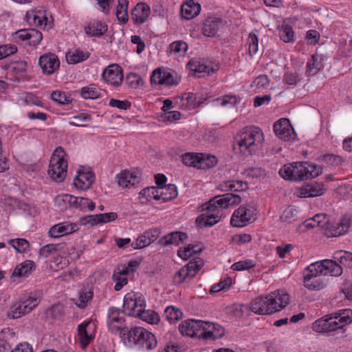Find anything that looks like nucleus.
Listing matches in <instances>:
<instances>
[{"label": "nucleus", "mask_w": 352, "mask_h": 352, "mask_svg": "<svg viewBox=\"0 0 352 352\" xmlns=\"http://www.w3.org/2000/svg\"><path fill=\"white\" fill-rule=\"evenodd\" d=\"M241 202V196L234 193H226L214 197L203 208V210H206L208 213L201 214L197 217V226L200 228L213 226L221 220L223 209L238 205Z\"/></svg>", "instance_id": "nucleus-1"}, {"label": "nucleus", "mask_w": 352, "mask_h": 352, "mask_svg": "<svg viewBox=\"0 0 352 352\" xmlns=\"http://www.w3.org/2000/svg\"><path fill=\"white\" fill-rule=\"evenodd\" d=\"M263 138V133L260 128L246 126L235 137L233 149L244 157L252 155L261 147Z\"/></svg>", "instance_id": "nucleus-2"}, {"label": "nucleus", "mask_w": 352, "mask_h": 352, "mask_svg": "<svg viewBox=\"0 0 352 352\" xmlns=\"http://www.w3.org/2000/svg\"><path fill=\"white\" fill-rule=\"evenodd\" d=\"M322 173V168L309 162H295L285 164L279 175L285 180L305 181L316 178Z\"/></svg>", "instance_id": "nucleus-3"}, {"label": "nucleus", "mask_w": 352, "mask_h": 352, "mask_svg": "<svg viewBox=\"0 0 352 352\" xmlns=\"http://www.w3.org/2000/svg\"><path fill=\"white\" fill-rule=\"evenodd\" d=\"M120 338L125 345L133 344L142 349L150 350L157 346L155 336L142 327L125 328Z\"/></svg>", "instance_id": "nucleus-4"}, {"label": "nucleus", "mask_w": 352, "mask_h": 352, "mask_svg": "<svg viewBox=\"0 0 352 352\" xmlns=\"http://www.w3.org/2000/svg\"><path fill=\"white\" fill-rule=\"evenodd\" d=\"M66 156L67 154L61 146L56 148L52 155L47 173L57 182L63 181L67 175L68 164Z\"/></svg>", "instance_id": "nucleus-5"}, {"label": "nucleus", "mask_w": 352, "mask_h": 352, "mask_svg": "<svg viewBox=\"0 0 352 352\" xmlns=\"http://www.w3.org/2000/svg\"><path fill=\"white\" fill-rule=\"evenodd\" d=\"M38 304L37 298L30 294L28 296H24L20 300L13 304L7 313L10 318L16 319L22 316L31 312Z\"/></svg>", "instance_id": "nucleus-6"}, {"label": "nucleus", "mask_w": 352, "mask_h": 352, "mask_svg": "<svg viewBox=\"0 0 352 352\" xmlns=\"http://www.w3.org/2000/svg\"><path fill=\"white\" fill-rule=\"evenodd\" d=\"M307 274H313V276L329 274L332 276H338L342 273V267L334 261L324 260L311 263L307 267Z\"/></svg>", "instance_id": "nucleus-7"}, {"label": "nucleus", "mask_w": 352, "mask_h": 352, "mask_svg": "<svg viewBox=\"0 0 352 352\" xmlns=\"http://www.w3.org/2000/svg\"><path fill=\"white\" fill-rule=\"evenodd\" d=\"M289 296L283 291H276L265 296V314L280 311L289 302Z\"/></svg>", "instance_id": "nucleus-8"}, {"label": "nucleus", "mask_w": 352, "mask_h": 352, "mask_svg": "<svg viewBox=\"0 0 352 352\" xmlns=\"http://www.w3.org/2000/svg\"><path fill=\"white\" fill-rule=\"evenodd\" d=\"M256 210L253 207L241 206L232 215L230 224L233 227L242 228L255 219Z\"/></svg>", "instance_id": "nucleus-9"}, {"label": "nucleus", "mask_w": 352, "mask_h": 352, "mask_svg": "<svg viewBox=\"0 0 352 352\" xmlns=\"http://www.w3.org/2000/svg\"><path fill=\"white\" fill-rule=\"evenodd\" d=\"M124 311L122 310L111 307L108 309L107 320L109 330L112 333H120V336L122 335L123 330L128 328L124 324L125 320L121 316Z\"/></svg>", "instance_id": "nucleus-10"}, {"label": "nucleus", "mask_w": 352, "mask_h": 352, "mask_svg": "<svg viewBox=\"0 0 352 352\" xmlns=\"http://www.w3.org/2000/svg\"><path fill=\"white\" fill-rule=\"evenodd\" d=\"M274 131L280 140L288 142L294 141L296 138V133L287 118H280L274 122Z\"/></svg>", "instance_id": "nucleus-11"}, {"label": "nucleus", "mask_w": 352, "mask_h": 352, "mask_svg": "<svg viewBox=\"0 0 352 352\" xmlns=\"http://www.w3.org/2000/svg\"><path fill=\"white\" fill-rule=\"evenodd\" d=\"M350 226L351 220L347 217H343L339 222L330 219L322 231L328 237H337L344 234Z\"/></svg>", "instance_id": "nucleus-12"}, {"label": "nucleus", "mask_w": 352, "mask_h": 352, "mask_svg": "<svg viewBox=\"0 0 352 352\" xmlns=\"http://www.w3.org/2000/svg\"><path fill=\"white\" fill-rule=\"evenodd\" d=\"M201 267L197 261H191L177 272L173 276V283L180 285L186 281L190 280L195 276Z\"/></svg>", "instance_id": "nucleus-13"}, {"label": "nucleus", "mask_w": 352, "mask_h": 352, "mask_svg": "<svg viewBox=\"0 0 352 352\" xmlns=\"http://www.w3.org/2000/svg\"><path fill=\"white\" fill-rule=\"evenodd\" d=\"M145 309V302L141 298H137L134 294H127L124 298L122 311L129 316L138 317Z\"/></svg>", "instance_id": "nucleus-14"}, {"label": "nucleus", "mask_w": 352, "mask_h": 352, "mask_svg": "<svg viewBox=\"0 0 352 352\" xmlns=\"http://www.w3.org/2000/svg\"><path fill=\"white\" fill-rule=\"evenodd\" d=\"M102 78L109 85L119 87L123 81L122 67L116 63L109 65L104 69Z\"/></svg>", "instance_id": "nucleus-15"}, {"label": "nucleus", "mask_w": 352, "mask_h": 352, "mask_svg": "<svg viewBox=\"0 0 352 352\" xmlns=\"http://www.w3.org/2000/svg\"><path fill=\"white\" fill-rule=\"evenodd\" d=\"M13 36L16 42L27 41L29 45L36 46L43 39L42 33L34 28L23 29L15 32Z\"/></svg>", "instance_id": "nucleus-16"}, {"label": "nucleus", "mask_w": 352, "mask_h": 352, "mask_svg": "<svg viewBox=\"0 0 352 352\" xmlns=\"http://www.w3.org/2000/svg\"><path fill=\"white\" fill-rule=\"evenodd\" d=\"M38 65L44 74L52 75L59 69L60 60L55 54L49 52L40 56Z\"/></svg>", "instance_id": "nucleus-17"}, {"label": "nucleus", "mask_w": 352, "mask_h": 352, "mask_svg": "<svg viewBox=\"0 0 352 352\" xmlns=\"http://www.w3.org/2000/svg\"><path fill=\"white\" fill-rule=\"evenodd\" d=\"M151 83L170 87L177 85L179 82L170 72H166L162 68L155 69L151 76Z\"/></svg>", "instance_id": "nucleus-18"}, {"label": "nucleus", "mask_w": 352, "mask_h": 352, "mask_svg": "<svg viewBox=\"0 0 352 352\" xmlns=\"http://www.w3.org/2000/svg\"><path fill=\"white\" fill-rule=\"evenodd\" d=\"M151 83L170 87L177 85L179 82L170 72H166L162 68L155 69L151 76Z\"/></svg>", "instance_id": "nucleus-19"}, {"label": "nucleus", "mask_w": 352, "mask_h": 352, "mask_svg": "<svg viewBox=\"0 0 352 352\" xmlns=\"http://www.w3.org/2000/svg\"><path fill=\"white\" fill-rule=\"evenodd\" d=\"M25 19L30 26L45 28L47 25V17L45 12L42 10H31L27 11Z\"/></svg>", "instance_id": "nucleus-20"}, {"label": "nucleus", "mask_w": 352, "mask_h": 352, "mask_svg": "<svg viewBox=\"0 0 352 352\" xmlns=\"http://www.w3.org/2000/svg\"><path fill=\"white\" fill-rule=\"evenodd\" d=\"M325 188L322 183H311L304 185L297 190L300 197H314L323 195Z\"/></svg>", "instance_id": "nucleus-21"}, {"label": "nucleus", "mask_w": 352, "mask_h": 352, "mask_svg": "<svg viewBox=\"0 0 352 352\" xmlns=\"http://www.w3.org/2000/svg\"><path fill=\"white\" fill-rule=\"evenodd\" d=\"M203 320H187L182 322L179 326V330L183 336L193 338L198 336L201 331Z\"/></svg>", "instance_id": "nucleus-22"}, {"label": "nucleus", "mask_w": 352, "mask_h": 352, "mask_svg": "<svg viewBox=\"0 0 352 352\" xmlns=\"http://www.w3.org/2000/svg\"><path fill=\"white\" fill-rule=\"evenodd\" d=\"M84 30L90 37H100L107 32L108 26L104 22L92 20L85 25Z\"/></svg>", "instance_id": "nucleus-23"}, {"label": "nucleus", "mask_w": 352, "mask_h": 352, "mask_svg": "<svg viewBox=\"0 0 352 352\" xmlns=\"http://www.w3.org/2000/svg\"><path fill=\"white\" fill-rule=\"evenodd\" d=\"M222 20L217 16H208L203 22L201 28L202 34L206 36L214 37L221 25Z\"/></svg>", "instance_id": "nucleus-24"}, {"label": "nucleus", "mask_w": 352, "mask_h": 352, "mask_svg": "<svg viewBox=\"0 0 352 352\" xmlns=\"http://www.w3.org/2000/svg\"><path fill=\"white\" fill-rule=\"evenodd\" d=\"M151 14L150 7L145 3H138L131 10V19L136 25L145 23Z\"/></svg>", "instance_id": "nucleus-25"}, {"label": "nucleus", "mask_w": 352, "mask_h": 352, "mask_svg": "<svg viewBox=\"0 0 352 352\" xmlns=\"http://www.w3.org/2000/svg\"><path fill=\"white\" fill-rule=\"evenodd\" d=\"M158 235L159 232L156 229L147 230L141 234L135 241L132 242L131 246L135 250L146 248L154 242Z\"/></svg>", "instance_id": "nucleus-26"}, {"label": "nucleus", "mask_w": 352, "mask_h": 352, "mask_svg": "<svg viewBox=\"0 0 352 352\" xmlns=\"http://www.w3.org/2000/svg\"><path fill=\"white\" fill-rule=\"evenodd\" d=\"M77 230V226L75 223L63 222L53 226L49 230V236L52 238H59L60 236L72 234Z\"/></svg>", "instance_id": "nucleus-27"}, {"label": "nucleus", "mask_w": 352, "mask_h": 352, "mask_svg": "<svg viewBox=\"0 0 352 352\" xmlns=\"http://www.w3.org/2000/svg\"><path fill=\"white\" fill-rule=\"evenodd\" d=\"M95 175L91 171H78V175L74 179V185L78 189L85 190L89 189L94 182Z\"/></svg>", "instance_id": "nucleus-28"}, {"label": "nucleus", "mask_w": 352, "mask_h": 352, "mask_svg": "<svg viewBox=\"0 0 352 352\" xmlns=\"http://www.w3.org/2000/svg\"><path fill=\"white\" fill-rule=\"evenodd\" d=\"M324 57L322 55L315 54L311 55L306 65L305 74L307 76H313L324 68Z\"/></svg>", "instance_id": "nucleus-29"}, {"label": "nucleus", "mask_w": 352, "mask_h": 352, "mask_svg": "<svg viewBox=\"0 0 352 352\" xmlns=\"http://www.w3.org/2000/svg\"><path fill=\"white\" fill-rule=\"evenodd\" d=\"M201 11V6L193 0H188L181 8L182 18L190 20L197 16Z\"/></svg>", "instance_id": "nucleus-30"}, {"label": "nucleus", "mask_w": 352, "mask_h": 352, "mask_svg": "<svg viewBox=\"0 0 352 352\" xmlns=\"http://www.w3.org/2000/svg\"><path fill=\"white\" fill-rule=\"evenodd\" d=\"M187 239L188 235L185 232L179 231L172 232L162 238V243L164 245H179L180 243L187 240Z\"/></svg>", "instance_id": "nucleus-31"}, {"label": "nucleus", "mask_w": 352, "mask_h": 352, "mask_svg": "<svg viewBox=\"0 0 352 352\" xmlns=\"http://www.w3.org/2000/svg\"><path fill=\"white\" fill-rule=\"evenodd\" d=\"M35 268L36 265L33 261L26 260L15 267L12 276L17 277H26L31 274Z\"/></svg>", "instance_id": "nucleus-32"}, {"label": "nucleus", "mask_w": 352, "mask_h": 352, "mask_svg": "<svg viewBox=\"0 0 352 352\" xmlns=\"http://www.w3.org/2000/svg\"><path fill=\"white\" fill-rule=\"evenodd\" d=\"M118 184L122 188L133 186L136 182L137 175L128 170H122L116 177Z\"/></svg>", "instance_id": "nucleus-33"}, {"label": "nucleus", "mask_w": 352, "mask_h": 352, "mask_svg": "<svg viewBox=\"0 0 352 352\" xmlns=\"http://www.w3.org/2000/svg\"><path fill=\"white\" fill-rule=\"evenodd\" d=\"M190 71L198 74V77H204L206 75H209L214 72V69L210 67L201 63L197 60H191L188 64Z\"/></svg>", "instance_id": "nucleus-34"}, {"label": "nucleus", "mask_w": 352, "mask_h": 352, "mask_svg": "<svg viewBox=\"0 0 352 352\" xmlns=\"http://www.w3.org/2000/svg\"><path fill=\"white\" fill-rule=\"evenodd\" d=\"M89 56V52H85L80 50L76 49L67 52L65 57L69 64H76L87 60Z\"/></svg>", "instance_id": "nucleus-35"}, {"label": "nucleus", "mask_w": 352, "mask_h": 352, "mask_svg": "<svg viewBox=\"0 0 352 352\" xmlns=\"http://www.w3.org/2000/svg\"><path fill=\"white\" fill-rule=\"evenodd\" d=\"M89 322H84L78 327V335L80 340V344L82 349H85L93 340L94 336L87 333V327L89 326Z\"/></svg>", "instance_id": "nucleus-36"}, {"label": "nucleus", "mask_w": 352, "mask_h": 352, "mask_svg": "<svg viewBox=\"0 0 352 352\" xmlns=\"http://www.w3.org/2000/svg\"><path fill=\"white\" fill-rule=\"evenodd\" d=\"M201 251L202 248L199 244H188L184 249H179L177 255L182 259L187 260L199 254Z\"/></svg>", "instance_id": "nucleus-37"}, {"label": "nucleus", "mask_w": 352, "mask_h": 352, "mask_svg": "<svg viewBox=\"0 0 352 352\" xmlns=\"http://www.w3.org/2000/svg\"><path fill=\"white\" fill-rule=\"evenodd\" d=\"M129 269L123 268L122 270L118 269L114 271L112 275V279L116 283L114 286V289L116 291H120L124 285H126L128 283V279L126 277L128 274Z\"/></svg>", "instance_id": "nucleus-38"}, {"label": "nucleus", "mask_w": 352, "mask_h": 352, "mask_svg": "<svg viewBox=\"0 0 352 352\" xmlns=\"http://www.w3.org/2000/svg\"><path fill=\"white\" fill-rule=\"evenodd\" d=\"M160 199L166 202L175 199L177 195V189L175 185L168 184L160 189Z\"/></svg>", "instance_id": "nucleus-39"}, {"label": "nucleus", "mask_w": 352, "mask_h": 352, "mask_svg": "<svg viewBox=\"0 0 352 352\" xmlns=\"http://www.w3.org/2000/svg\"><path fill=\"white\" fill-rule=\"evenodd\" d=\"M334 259L339 262V265L342 267L352 268V253L348 251H338L335 252Z\"/></svg>", "instance_id": "nucleus-40"}, {"label": "nucleus", "mask_w": 352, "mask_h": 352, "mask_svg": "<svg viewBox=\"0 0 352 352\" xmlns=\"http://www.w3.org/2000/svg\"><path fill=\"white\" fill-rule=\"evenodd\" d=\"M128 4L129 1L127 0H118L116 7V17L123 24L126 23L129 20L127 14Z\"/></svg>", "instance_id": "nucleus-41"}, {"label": "nucleus", "mask_w": 352, "mask_h": 352, "mask_svg": "<svg viewBox=\"0 0 352 352\" xmlns=\"http://www.w3.org/2000/svg\"><path fill=\"white\" fill-rule=\"evenodd\" d=\"M100 89L95 84L83 87L80 90V95L85 99H97L100 96Z\"/></svg>", "instance_id": "nucleus-42"}, {"label": "nucleus", "mask_w": 352, "mask_h": 352, "mask_svg": "<svg viewBox=\"0 0 352 352\" xmlns=\"http://www.w3.org/2000/svg\"><path fill=\"white\" fill-rule=\"evenodd\" d=\"M200 163H199V169H210L213 168L217 164V159L214 155H206L200 153Z\"/></svg>", "instance_id": "nucleus-43"}, {"label": "nucleus", "mask_w": 352, "mask_h": 352, "mask_svg": "<svg viewBox=\"0 0 352 352\" xmlns=\"http://www.w3.org/2000/svg\"><path fill=\"white\" fill-rule=\"evenodd\" d=\"M216 324L203 321L200 333L198 335L199 338H202L205 340H212L214 336V331L215 330Z\"/></svg>", "instance_id": "nucleus-44"}, {"label": "nucleus", "mask_w": 352, "mask_h": 352, "mask_svg": "<svg viewBox=\"0 0 352 352\" xmlns=\"http://www.w3.org/2000/svg\"><path fill=\"white\" fill-rule=\"evenodd\" d=\"M317 277L313 276V274H307L304 276L305 286L310 290H320L323 288L322 282L316 279Z\"/></svg>", "instance_id": "nucleus-45"}, {"label": "nucleus", "mask_w": 352, "mask_h": 352, "mask_svg": "<svg viewBox=\"0 0 352 352\" xmlns=\"http://www.w3.org/2000/svg\"><path fill=\"white\" fill-rule=\"evenodd\" d=\"M65 247V244H47L42 247L39 250V254L41 256L47 258L52 254L62 250Z\"/></svg>", "instance_id": "nucleus-46"}, {"label": "nucleus", "mask_w": 352, "mask_h": 352, "mask_svg": "<svg viewBox=\"0 0 352 352\" xmlns=\"http://www.w3.org/2000/svg\"><path fill=\"white\" fill-rule=\"evenodd\" d=\"M164 315L166 320L172 323L179 320L182 318V311L174 306H169L166 307L164 311Z\"/></svg>", "instance_id": "nucleus-47"}, {"label": "nucleus", "mask_w": 352, "mask_h": 352, "mask_svg": "<svg viewBox=\"0 0 352 352\" xmlns=\"http://www.w3.org/2000/svg\"><path fill=\"white\" fill-rule=\"evenodd\" d=\"M140 197L142 198H144L146 201L153 199L155 200H160V190L155 187H147L142 189L140 193Z\"/></svg>", "instance_id": "nucleus-48"}, {"label": "nucleus", "mask_w": 352, "mask_h": 352, "mask_svg": "<svg viewBox=\"0 0 352 352\" xmlns=\"http://www.w3.org/2000/svg\"><path fill=\"white\" fill-rule=\"evenodd\" d=\"M200 153H186L182 155V162L188 166L199 168Z\"/></svg>", "instance_id": "nucleus-49"}, {"label": "nucleus", "mask_w": 352, "mask_h": 352, "mask_svg": "<svg viewBox=\"0 0 352 352\" xmlns=\"http://www.w3.org/2000/svg\"><path fill=\"white\" fill-rule=\"evenodd\" d=\"M224 186L227 190L233 192H243L248 189V184L239 180L226 182Z\"/></svg>", "instance_id": "nucleus-50"}, {"label": "nucleus", "mask_w": 352, "mask_h": 352, "mask_svg": "<svg viewBox=\"0 0 352 352\" xmlns=\"http://www.w3.org/2000/svg\"><path fill=\"white\" fill-rule=\"evenodd\" d=\"M73 195L69 194H63L57 196L55 199V204L61 210H65L71 208L70 204H72Z\"/></svg>", "instance_id": "nucleus-51"}, {"label": "nucleus", "mask_w": 352, "mask_h": 352, "mask_svg": "<svg viewBox=\"0 0 352 352\" xmlns=\"http://www.w3.org/2000/svg\"><path fill=\"white\" fill-rule=\"evenodd\" d=\"M125 82L129 87L137 89L143 85V80L140 74L130 72L126 76Z\"/></svg>", "instance_id": "nucleus-52"}, {"label": "nucleus", "mask_w": 352, "mask_h": 352, "mask_svg": "<svg viewBox=\"0 0 352 352\" xmlns=\"http://www.w3.org/2000/svg\"><path fill=\"white\" fill-rule=\"evenodd\" d=\"M9 243L20 253L26 252L30 248L29 242L24 239H11Z\"/></svg>", "instance_id": "nucleus-53"}, {"label": "nucleus", "mask_w": 352, "mask_h": 352, "mask_svg": "<svg viewBox=\"0 0 352 352\" xmlns=\"http://www.w3.org/2000/svg\"><path fill=\"white\" fill-rule=\"evenodd\" d=\"M138 317L141 318L143 320L150 324H157L160 322L159 314L156 311L152 310L145 311L144 309L141 314H139Z\"/></svg>", "instance_id": "nucleus-54"}, {"label": "nucleus", "mask_w": 352, "mask_h": 352, "mask_svg": "<svg viewBox=\"0 0 352 352\" xmlns=\"http://www.w3.org/2000/svg\"><path fill=\"white\" fill-rule=\"evenodd\" d=\"M64 314V305L61 303L55 304L47 310V314L54 319L62 318Z\"/></svg>", "instance_id": "nucleus-55"}, {"label": "nucleus", "mask_w": 352, "mask_h": 352, "mask_svg": "<svg viewBox=\"0 0 352 352\" xmlns=\"http://www.w3.org/2000/svg\"><path fill=\"white\" fill-rule=\"evenodd\" d=\"M280 38L285 43L294 41V32L289 25H283L280 30Z\"/></svg>", "instance_id": "nucleus-56"}, {"label": "nucleus", "mask_w": 352, "mask_h": 352, "mask_svg": "<svg viewBox=\"0 0 352 352\" xmlns=\"http://www.w3.org/2000/svg\"><path fill=\"white\" fill-rule=\"evenodd\" d=\"M252 311L258 315H264V300L262 296L255 298L250 303Z\"/></svg>", "instance_id": "nucleus-57"}, {"label": "nucleus", "mask_w": 352, "mask_h": 352, "mask_svg": "<svg viewBox=\"0 0 352 352\" xmlns=\"http://www.w3.org/2000/svg\"><path fill=\"white\" fill-rule=\"evenodd\" d=\"M51 99L60 104H67L72 102V99L65 92L54 91L51 94Z\"/></svg>", "instance_id": "nucleus-58"}, {"label": "nucleus", "mask_w": 352, "mask_h": 352, "mask_svg": "<svg viewBox=\"0 0 352 352\" xmlns=\"http://www.w3.org/2000/svg\"><path fill=\"white\" fill-rule=\"evenodd\" d=\"M296 214H297L296 210L292 206H289V207L286 208L285 209V210L283 211V212L282 213V214L280 216V219L283 221L287 222V223H290L296 219V218H297Z\"/></svg>", "instance_id": "nucleus-59"}, {"label": "nucleus", "mask_w": 352, "mask_h": 352, "mask_svg": "<svg viewBox=\"0 0 352 352\" xmlns=\"http://www.w3.org/2000/svg\"><path fill=\"white\" fill-rule=\"evenodd\" d=\"M324 162L331 166H338L342 165L344 162L342 157L333 154H326L323 156Z\"/></svg>", "instance_id": "nucleus-60"}, {"label": "nucleus", "mask_w": 352, "mask_h": 352, "mask_svg": "<svg viewBox=\"0 0 352 352\" xmlns=\"http://www.w3.org/2000/svg\"><path fill=\"white\" fill-rule=\"evenodd\" d=\"M231 285L232 278L230 277H226L217 284L212 285L210 289V293H217L222 290H226L231 286Z\"/></svg>", "instance_id": "nucleus-61"}, {"label": "nucleus", "mask_w": 352, "mask_h": 352, "mask_svg": "<svg viewBox=\"0 0 352 352\" xmlns=\"http://www.w3.org/2000/svg\"><path fill=\"white\" fill-rule=\"evenodd\" d=\"M92 298L93 292L91 289H83L80 293V302L78 304V307L81 309L85 308L87 305V302L91 300Z\"/></svg>", "instance_id": "nucleus-62"}, {"label": "nucleus", "mask_w": 352, "mask_h": 352, "mask_svg": "<svg viewBox=\"0 0 352 352\" xmlns=\"http://www.w3.org/2000/svg\"><path fill=\"white\" fill-rule=\"evenodd\" d=\"M217 104L226 107L230 105V107H234L238 103V100L235 96L226 95L222 98H218L215 100Z\"/></svg>", "instance_id": "nucleus-63"}, {"label": "nucleus", "mask_w": 352, "mask_h": 352, "mask_svg": "<svg viewBox=\"0 0 352 352\" xmlns=\"http://www.w3.org/2000/svg\"><path fill=\"white\" fill-rule=\"evenodd\" d=\"M312 329L318 333H328V320L327 318H320L316 320L312 324Z\"/></svg>", "instance_id": "nucleus-64"}]
</instances>
